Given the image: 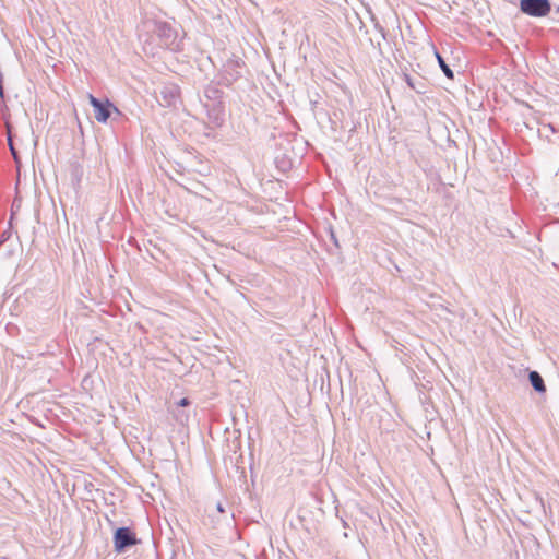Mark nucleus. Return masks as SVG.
I'll list each match as a JSON object with an SVG mask.
<instances>
[{
  "mask_svg": "<svg viewBox=\"0 0 559 559\" xmlns=\"http://www.w3.org/2000/svg\"><path fill=\"white\" fill-rule=\"evenodd\" d=\"M138 543L135 534L129 527H119L114 534V547L117 552L124 551Z\"/></svg>",
  "mask_w": 559,
  "mask_h": 559,
  "instance_id": "nucleus-3",
  "label": "nucleus"
},
{
  "mask_svg": "<svg viewBox=\"0 0 559 559\" xmlns=\"http://www.w3.org/2000/svg\"><path fill=\"white\" fill-rule=\"evenodd\" d=\"M4 96V90H3V75L0 72V97Z\"/></svg>",
  "mask_w": 559,
  "mask_h": 559,
  "instance_id": "nucleus-14",
  "label": "nucleus"
},
{
  "mask_svg": "<svg viewBox=\"0 0 559 559\" xmlns=\"http://www.w3.org/2000/svg\"><path fill=\"white\" fill-rule=\"evenodd\" d=\"M15 204H16V201H14V202L12 203V206H13V207L15 206V209H19V205H15Z\"/></svg>",
  "mask_w": 559,
  "mask_h": 559,
  "instance_id": "nucleus-17",
  "label": "nucleus"
},
{
  "mask_svg": "<svg viewBox=\"0 0 559 559\" xmlns=\"http://www.w3.org/2000/svg\"><path fill=\"white\" fill-rule=\"evenodd\" d=\"M88 99H90V104L94 108L95 119L98 122L105 123L108 120V118L110 117L111 108H114L116 111H118V109L108 99H106L105 102H102L98 98H96L95 96H93L92 94L88 95Z\"/></svg>",
  "mask_w": 559,
  "mask_h": 559,
  "instance_id": "nucleus-4",
  "label": "nucleus"
},
{
  "mask_svg": "<svg viewBox=\"0 0 559 559\" xmlns=\"http://www.w3.org/2000/svg\"><path fill=\"white\" fill-rule=\"evenodd\" d=\"M435 55H436V58L438 60V63L442 70V72L444 73V75L448 78V79H453L454 76V73L453 71L450 69V67L445 63L444 59L441 57V55L436 50L435 51Z\"/></svg>",
  "mask_w": 559,
  "mask_h": 559,
  "instance_id": "nucleus-9",
  "label": "nucleus"
},
{
  "mask_svg": "<svg viewBox=\"0 0 559 559\" xmlns=\"http://www.w3.org/2000/svg\"><path fill=\"white\" fill-rule=\"evenodd\" d=\"M556 12L559 13V5L556 8Z\"/></svg>",
  "mask_w": 559,
  "mask_h": 559,
  "instance_id": "nucleus-18",
  "label": "nucleus"
},
{
  "mask_svg": "<svg viewBox=\"0 0 559 559\" xmlns=\"http://www.w3.org/2000/svg\"><path fill=\"white\" fill-rule=\"evenodd\" d=\"M5 127H7L8 144H9L10 152H11L14 160L17 162L19 160V156H17V152L14 148V145H13L12 135H11V126H10L9 122H5Z\"/></svg>",
  "mask_w": 559,
  "mask_h": 559,
  "instance_id": "nucleus-10",
  "label": "nucleus"
},
{
  "mask_svg": "<svg viewBox=\"0 0 559 559\" xmlns=\"http://www.w3.org/2000/svg\"><path fill=\"white\" fill-rule=\"evenodd\" d=\"M528 380L535 391H537L539 393H544L546 391V385L544 383V380L537 371H531L528 373Z\"/></svg>",
  "mask_w": 559,
  "mask_h": 559,
  "instance_id": "nucleus-8",
  "label": "nucleus"
},
{
  "mask_svg": "<svg viewBox=\"0 0 559 559\" xmlns=\"http://www.w3.org/2000/svg\"><path fill=\"white\" fill-rule=\"evenodd\" d=\"M520 9L530 16L543 17L550 12L551 5L549 0H521Z\"/></svg>",
  "mask_w": 559,
  "mask_h": 559,
  "instance_id": "nucleus-2",
  "label": "nucleus"
},
{
  "mask_svg": "<svg viewBox=\"0 0 559 559\" xmlns=\"http://www.w3.org/2000/svg\"><path fill=\"white\" fill-rule=\"evenodd\" d=\"M2 246V241H0V247Z\"/></svg>",
  "mask_w": 559,
  "mask_h": 559,
  "instance_id": "nucleus-19",
  "label": "nucleus"
},
{
  "mask_svg": "<svg viewBox=\"0 0 559 559\" xmlns=\"http://www.w3.org/2000/svg\"><path fill=\"white\" fill-rule=\"evenodd\" d=\"M243 62L239 58L228 59L219 73V83L229 86L241 76Z\"/></svg>",
  "mask_w": 559,
  "mask_h": 559,
  "instance_id": "nucleus-1",
  "label": "nucleus"
},
{
  "mask_svg": "<svg viewBox=\"0 0 559 559\" xmlns=\"http://www.w3.org/2000/svg\"><path fill=\"white\" fill-rule=\"evenodd\" d=\"M190 405V401L187 399V397H182L178 403H177V406L178 407H186Z\"/></svg>",
  "mask_w": 559,
  "mask_h": 559,
  "instance_id": "nucleus-12",
  "label": "nucleus"
},
{
  "mask_svg": "<svg viewBox=\"0 0 559 559\" xmlns=\"http://www.w3.org/2000/svg\"><path fill=\"white\" fill-rule=\"evenodd\" d=\"M155 33L157 34L162 46L171 50H176L178 48V45L176 44V34L168 24L157 23L155 25Z\"/></svg>",
  "mask_w": 559,
  "mask_h": 559,
  "instance_id": "nucleus-5",
  "label": "nucleus"
},
{
  "mask_svg": "<svg viewBox=\"0 0 559 559\" xmlns=\"http://www.w3.org/2000/svg\"><path fill=\"white\" fill-rule=\"evenodd\" d=\"M207 118L215 128L223 126L225 121V109L221 102L206 105Z\"/></svg>",
  "mask_w": 559,
  "mask_h": 559,
  "instance_id": "nucleus-7",
  "label": "nucleus"
},
{
  "mask_svg": "<svg viewBox=\"0 0 559 559\" xmlns=\"http://www.w3.org/2000/svg\"><path fill=\"white\" fill-rule=\"evenodd\" d=\"M217 511L224 512V508H223L222 503H217Z\"/></svg>",
  "mask_w": 559,
  "mask_h": 559,
  "instance_id": "nucleus-15",
  "label": "nucleus"
},
{
  "mask_svg": "<svg viewBox=\"0 0 559 559\" xmlns=\"http://www.w3.org/2000/svg\"><path fill=\"white\" fill-rule=\"evenodd\" d=\"M11 237V233L9 230H5L1 234V239L0 241L5 242L9 238Z\"/></svg>",
  "mask_w": 559,
  "mask_h": 559,
  "instance_id": "nucleus-13",
  "label": "nucleus"
},
{
  "mask_svg": "<svg viewBox=\"0 0 559 559\" xmlns=\"http://www.w3.org/2000/svg\"><path fill=\"white\" fill-rule=\"evenodd\" d=\"M15 204H16V201H14V202L12 203V206H13V207L15 206V209H19V205H15Z\"/></svg>",
  "mask_w": 559,
  "mask_h": 559,
  "instance_id": "nucleus-16",
  "label": "nucleus"
},
{
  "mask_svg": "<svg viewBox=\"0 0 559 559\" xmlns=\"http://www.w3.org/2000/svg\"><path fill=\"white\" fill-rule=\"evenodd\" d=\"M174 416L176 420L181 425H186L189 421V414L185 411H175Z\"/></svg>",
  "mask_w": 559,
  "mask_h": 559,
  "instance_id": "nucleus-11",
  "label": "nucleus"
},
{
  "mask_svg": "<svg viewBox=\"0 0 559 559\" xmlns=\"http://www.w3.org/2000/svg\"><path fill=\"white\" fill-rule=\"evenodd\" d=\"M179 97V90L175 84L163 85L156 95L158 104L163 107H170L176 104Z\"/></svg>",
  "mask_w": 559,
  "mask_h": 559,
  "instance_id": "nucleus-6",
  "label": "nucleus"
}]
</instances>
